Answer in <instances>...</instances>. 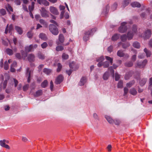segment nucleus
I'll use <instances>...</instances> for the list:
<instances>
[{"label": "nucleus", "mask_w": 152, "mask_h": 152, "mask_svg": "<svg viewBox=\"0 0 152 152\" xmlns=\"http://www.w3.org/2000/svg\"><path fill=\"white\" fill-rule=\"evenodd\" d=\"M133 73V72L132 71H130L127 73L124 77L125 79L127 80L129 79L130 77H131Z\"/></svg>", "instance_id": "17"}, {"label": "nucleus", "mask_w": 152, "mask_h": 152, "mask_svg": "<svg viewBox=\"0 0 152 152\" xmlns=\"http://www.w3.org/2000/svg\"><path fill=\"white\" fill-rule=\"evenodd\" d=\"M103 67L104 68L108 67L109 66V62L107 61L103 63Z\"/></svg>", "instance_id": "47"}, {"label": "nucleus", "mask_w": 152, "mask_h": 152, "mask_svg": "<svg viewBox=\"0 0 152 152\" xmlns=\"http://www.w3.org/2000/svg\"><path fill=\"white\" fill-rule=\"evenodd\" d=\"M109 77V72H106L104 74L103 76V78L104 80H106L108 79Z\"/></svg>", "instance_id": "30"}, {"label": "nucleus", "mask_w": 152, "mask_h": 152, "mask_svg": "<svg viewBox=\"0 0 152 152\" xmlns=\"http://www.w3.org/2000/svg\"><path fill=\"white\" fill-rule=\"evenodd\" d=\"M150 14L149 12L146 11L145 12L142 13L140 15V16L141 18H147V16Z\"/></svg>", "instance_id": "19"}, {"label": "nucleus", "mask_w": 152, "mask_h": 152, "mask_svg": "<svg viewBox=\"0 0 152 152\" xmlns=\"http://www.w3.org/2000/svg\"><path fill=\"white\" fill-rule=\"evenodd\" d=\"M69 57L68 55L65 53H63L62 56V57L64 59H67Z\"/></svg>", "instance_id": "58"}, {"label": "nucleus", "mask_w": 152, "mask_h": 152, "mask_svg": "<svg viewBox=\"0 0 152 152\" xmlns=\"http://www.w3.org/2000/svg\"><path fill=\"white\" fill-rule=\"evenodd\" d=\"M42 94V91L41 90H39L37 91L36 92V94L35 95V97H38Z\"/></svg>", "instance_id": "34"}, {"label": "nucleus", "mask_w": 152, "mask_h": 152, "mask_svg": "<svg viewBox=\"0 0 152 152\" xmlns=\"http://www.w3.org/2000/svg\"><path fill=\"white\" fill-rule=\"evenodd\" d=\"M32 72L29 70V68H27L26 69V76L27 77V82L29 83L30 81L31 75L32 74Z\"/></svg>", "instance_id": "5"}, {"label": "nucleus", "mask_w": 152, "mask_h": 152, "mask_svg": "<svg viewBox=\"0 0 152 152\" xmlns=\"http://www.w3.org/2000/svg\"><path fill=\"white\" fill-rule=\"evenodd\" d=\"M105 118L109 123L113 124L114 123V120L109 116L105 115Z\"/></svg>", "instance_id": "22"}, {"label": "nucleus", "mask_w": 152, "mask_h": 152, "mask_svg": "<svg viewBox=\"0 0 152 152\" xmlns=\"http://www.w3.org/2000/svg\"><path fill=\"white\" fill-rule=\"evenodd\" d=\"M4 68L5 70H7L9 68V66L8 62L7 61H5L4 63Z\"/></svg>", "instance_id": "52"}, {"label": "nucleus", "mask_w": 152, "mask_h": 152, "mask_svg": "<svg viewBox=\"0 0 152 152\" xmlns=\"http://www.w3.org/2000/svg\"><path fill=\"white\" fill-rule=\"evenodd\" d=\"M104 59V58L103 56H101L100 57L97 58L96 59V61L98 62H102Z\"/></svg>", "instance_id": "46"}, {"label": "nucleus", "mask_w": 152, "mask_h": 152, "mask_svg": "<svg viewBox=\"0 0 152 152\" xmlns=\"http://www.w3.org/2000/svg\"><path fill=\"white\" fill-rule=\"evenodd\" d=\"M133 46L134 47L137 48H139L140 47V44L137 42H135L133 44Z\"/></svg>", "instance_id": "43"}, {"label": "nucleus", "mask_w": 152, "mask_h": 152, "mask_svg": "<svg viewBox=\"0 0 152 152\" xmlns=\"http://www.w3.org/2000/svg\"><path fill=\"white\" fill-rule=\"evenodd\" d=\"M64 37L63 34H60L59 35L58 39L60 42L63 43L64 42Z\"/></svg>", "instance_id": "32"}, {"label": "nucleus", "mask_w": 152, "mask_h": 152, "mask_svg": "<svg viewBox=\"0 0 152 152\" xmlns=\"http://www.w3.org/2000/svg\"><path fill=\"white\" fill-rule=\"evenodd\" d=\"M15 29L16 31L20 35H21L22 34L23 31L22 28L19 26H15Z\"/></svg>", "instance_id": "18"}, {"label": "nucleus", "mask_w": 152, "mask_h": 152, "mask_svg": "<svg viewBox=\"0 0 152 152\" xmlns=\"http://www.w3.org/2000/svg\"><path fill=\"white\" fill-rule=\"evenodd\" d=\"M0 145L2 147H4L7 149H10V147L7 144H6V143L4 141V140H0Z\"/></svg>", "instance_id": "12"}, {"label": "nucleus", "mask_w": 152, "mask_h": 152, "mask_svg": "<svg viewBox=\"0 0 152 152\" xmlns=\"http://www.w3.org/2000/svg\"><path fill=\"white\" fill-rule=\"evenodd\" d=\"M133 33H132L131 31H129L127 35L128 39L129 40L132 39L133 37Z\"/></svg>", "instance_id": "25"}, {"label": "nucleus", "mask_w": 152, "mask_h": 152, "mask_svg": "<svg viewBox=\"0 0 152 152\" xmlns=\"http://www.w3.org/2000/svg\"><path fill=\"white\" fill-rule=\"evenodd\" d=\"M39 37V38L44 41H46L48 39L46 35L42 33H40Z\"/></svg>", "instance_id": "14"}, {"label": "nucleus", "mask_w": 152, "mask_h": 152, "mask_svg": "<svg viewBox=\"0 0 152 152\" xmlns=\"http://www.w3.org/2000/svg\"><path fill=\"white\" fill-rule=\"evenodd\" d=\"M50 11L51 13L55 15H58L59 14V12L57 9L54 7H50Z\"/></svg>", "instance_id": "7"}, {"label": "nucleus", "mask_w": 152, "mask_h": 152, "mask_svg": "<svg viewBox=\"0 0 152 152\" xmlns=\"http://www.w3.org/2000/svg\"><path fill=\"white\" fill-rule=\"evenodd\" d=\"M127 23L126 22H123L121 23V26L118 28V31L120 32L124 33L126 31L127 27L126 25Z\"/></svg>", "instance_id": "3"}, {"label": "nucleus", "mask_w": 152, "mask_h": 152, "mask_svg": "<svg viewBox=\"0 0 152 152\" xmlns=\"http://www.w3.org/2000/svg\"><path fill=\"white\" fill-rule=\"evenodd\" d=\"M129 91L128 89L126 87H125L124 88V95H125L128 93Z\"/></svg>", "instance_id": "61"}, {"label": "nucleus", "mask_w": 152, "mask_h": 152, "mask_svg": "<svg viewBox=\"0 0 152 152\" xmlns=\"http://www.w3.org/2000/svg\"><path fill=\"white\" fill-rule=\"evenodd\" d=\"M110 7L108 5H107L106 7V11H105V10H104L103 12H105L106 14H107L109 10Z\"/></svg>", "instance_id": "57"}, {"label": "nucleus", "mask_w": 152, "mask_h": 152, "mask_svg": "<svg viewBox=\"0 0 152 152\" xmlns=\"http://www.w3.org/2000/svg\"><path fill=\"white\" fill-rule=\"evenodd\" d=\"M96 31V28H92L90 31H86L85 33V36L83 37V40L85 42L89 39V36L93 34Z\"/></svg>", "instance_id": "1"}, {"label": "nucleus", "mask_w": 152, "mask_h": 152, "mask_svg": "<svg viewBox=\"0 0 152 152\" xmlns=\"http://www.w3.org/2000/svg\"><path fill=\"white\" fill-rule=\"evenodd\" d=\"M124 54L123 51L122 50H118L117 52V55L121 57L124 56Z\"/></svg>", "instance_id": "29"}, {"label": "nucleus", "mask_w": 152, "mask_h": 152, "mask_svg": "<svg viewBox=\"0 0 152 152\" xmlns=\"http://www.w3.org/2000/svg\"><path fill=\"white\" fill-rule=\"evenodd\" d=\"M64 77L61 75H60L56 80L55 83L56 84H60L63 80Z\"/></svg>", "instance_id": "8"}, {"label": "nucleus", "mask_w": 152, "mask_h": 152, "mask_svg": "<svg viewBox=\"0 0 152 152\" xmlns=\"http://www.w3.org/2000/svg\"><path fill=\"white\" fill-rule=\"evenodd\" d=\"M131 5L133 7H141L140 4L137 2H134L131 4Z\"/></svg>", "instance_id": "20"}, {"label": "nucleus", "mask_w": 152, "mask_h": 152, "mask_svg": "<svg viewBox=\"0 0 152 152\" xmlns=\"http://www.w3.org/2000/svg\"><path fill=\"white\" fill-rule=\"evenodd\" d=\"M41 15L43 17L47 18L49 17L48 13V12L44 7H42L41 8Z\"/></svg>", "instance_id": "9"}, {"label": "nucleus", "mask_w": 152, "mask_h": 152, "mask_svg": "<svg viewBox=\"0 0 152 152\" xmlns=\"http://www.w3.org/2000/svg\"><path fill=\"white\" fill-rule=\"evenodd\" d=\"M6 52L7 54L10 56L12 55L13 54V50L9 48L6 49Z\"/></svg>", "instance_id": "27"}, {"label": "nucleus", "mask_w": 152, "mask_h": 152, "mask_svg": "<svg viewBox=\"0 0 152 152\" xmlns=\"http://www.w3.org/2000/svg\"><path fill=\"white\" fill-rule=\"evenodd\" d=\"M130 93L133 95H135L137 94V91L134 88H132L129 91Z\"/></svg>", "instance_id": "33"}, {"label": "nucleus", "mask_w": 152, "mask_h": 152, "mask_svg": "<svg viewBox=\"0 0 152 152\" xmlns=\"http://www.w3.org/2000/svg\"><path fill=\"white\" fill-rule=\"evenodd\" d=\"M86 78L85 77H83L81 79L79 83V85L80 86L84 85L86 82Z\"/></svg>", "instance_id": "23"}, {"label": "nucleus", "mask_w": 152, "mask_h": 152, "mask_svg": "<svg viewBox=\"0 0 152 152\" xmlns=\"http://www.w3.org/2000/svg\"><path fill=\"white\" fill-rule=\"evenodd\" d=\"M0 12L2 15H4L6 14V12L5 10L2 9L0 10Z\"/></svg>", "instance_id": "62"}, {"label": "nucleus", "mask_w": 152, "mask_h": 152, "mask_svg": "<svg viewBox=\"0 0 152 152\" xmlns=\"http://www.w3.org/2000/svg\"><path fill=\"white\" fill-rule=\"evenodd\" d=\"M152 88V77L150 78L149 82V86L148 87V89H151Z\"/></svg>", "instance_id": "53"}, {"label": "nucleus", "mask_w": 152, "mask_h": 152, "mask_svg": "<svg viewBox=\"0 0 152 152\" xmlns=\"http://www.w3.org/2000/svg\"><path fill=\"white\" fill-rule=\"evenodd\" d=\"M38 58L41 59L43 60L45 59V56L41 53H39L37 54Z\"/></svg>", "instance_id": "35"}, {"label": "nucleus", "mask_w": 152, "mask_h": 152, "mask_svg": "<svg viewBox=\"0 0 152 152\" xmlns=\"http://www.w3.org/2000/svg\"><path fill=\"white\" fill-rule=\"evenodd\" d=\"M132 33H133V34L135 33L137 31V26L136 25H133L132 27Z\"/></svg>", "instance_id": "44"}, {"label": "nucleus", "mask_w": 152, "mask_h": 152, "mask_svg": "<svg viewBox=\"0 0 152 152\" xmlns=\"http://www.w3.org/2000/svg\"><path fill=\"white\" fill-rule=\"evenodd\" d=\"M29 85L28 84H27L25 85L23 87V90L24 91H25L28 90V88H29Z\"/></svg>", "instance_id": "59"}, {"label": "nucleus", "mask_w": 152, "mask_h": 152, "mask_svg": "<svg viewBox=\"0 0 152 152\" xmlns=\"http://www.w3.org/2000/svg\"><path fill=\"white\" fill-rule=\"evenodd\" d=\"M21 53L22 57L24 59H25V58L27 56V53L25 52L23 50H21Z\"/></svg>", "instance_id": "51"}, {"label": "nucleus", "mask_w": 152, "mask_h": 152, "mask_svg": "<svg viewBox=\"0 0 152 152\" xmlns=\"http://www.w3.org/2000/svg\"><path fill=\"white\" fill-rule=\"evenodd\" d=\"M105 58L107 60L109 61L111 64H112L113 61V59L110 57L105 56Z\"/></svg>", "instance_id": "49"}, {"label": "nucleus", "mask_w": 152, "mask_h": 152, "mask_svg": "<svg viewBox=\"0 0 152 152\" xmlns=\"http://www.w3.org/2000/svg\"><path fill=\"white\" fill-rule=\"evenodd\" d=\"M127 38H128L127 37L126 34H123L121 37V40L123 42L126 41Z\"/></svg>", "instance_id": "36"}, {"label": "nucleus", "mask_w": 152, "mask_h": 152, "mask_svg": "<svg viewBox=\"0 0 152 152\" xmlns=\"http://www.w3.org/2000/svg\"><path fill=\"white\" fill-rule=\"evenodd\" d=\"M105 58L107 60L109 61L111 64H112L113 61V59L110 57L105 56Z\"/></svg>", "instance_id": "48"}, {"label": "nucleus", "mask_w": 152, "mask_h": 152, "mask_svg": "<svg viewBox=\"0 0 152 152\" xmlns=\"http://www.w3.org/2000/svg\"><path fill=\"white\" fill-rule=\"evenodd\" d=\"M16 57L19 59H20L21 58V56L20 53H17L15 55Z\"/></svg>", "instance_id": "63"}, {"label": "nucleus", "mask_w": 152, "mask_h": 152, "mask_svg": "<svg viewBox=\"0 0 152 152\" xmlns=\"http://www.w3.org/2000/svg\"><path fill=\"white\" fill-rule=\"evenodd\" d=\"M119 37V35L118 34H115L113 35L111 38V39L113 41H116Z\"/></svg>", "instance_id": "24"}, {"label": "nucleus", "mask_w": 152, "mask_h": 152, "mask_svg": "<svg viewBox=\"0 0 152 152\" xmlns=\"http://www.w3.org/2000/svg\"><path fill=\"white\" fill-rule=\"evenodd\" d=\"M48 45V44L46 42H43L41 45V46L42 48L43 49L46 48L47 47Z\"/></svg>", "instance_id": "55"}, {"label": "nucleus", "mask_w": 152, "mask_h": 152, "mask_svg": "<svg viewBox=\"0 0 152 152\" xmlns=\"http://www.w3.org/2000/svg\"><path fill=\"white\" fill-rule=\"evenodd\" d=\"M133 65V63L132 61H127L125 63L124 65L127 67H131Z\"/></svg>", "instance_id": "21"}, {"label": "nucleus", "mask_w": 152, "mask_h": 152, "mask_svg": "<svg viewBox=\"0 0 152 152\" xmlns=\"http://www.w3.org/2000/svg\"><path fill=\"white\" fill-rule=\"evenodd\" d=\"M123 87V81L121 80L119 81L117 84V88H121Z\"/></svg>", "instance_id": "37"}, {"label": "nucleus", "mask_w": 152, "mask_h": 152, "mask_svg": "<svg viewBox=\"0 0 152 152\" xmlns=\"http://www.w3.org/2000/svg\"><path fill=\"white\" fill-rule=\"evenodd\" d=\"M144 51L146 53V56L147 57H150L151 55V52L150 51L148 50L146 48H145L144 49Z\"/></svg>", "instance_id": "26"}, {"label": "nucleus", "mask_w": 152, "mask_h": 152, "mask_svg": "<svg viewBox=\"0 0 152 152\" xmlns=\"http://www.w3.org/2000/svg\"><path fill=\"white\" fill-rule=\"evenodd\" d=\"M64 49V47L61 45H58L56 48V50L57 51H62Z\"/></svg>", "instance_id": "42"}, {"label": "nucleus", "mask_w": 152, "mask_h": 152, "mask_svg": "<svg viewBox=\"0 0 152 152\" xmlns=\"http://www.w3.org/2000/svg\"><path fill=\"white\" fill-rule=\"evenodd\" d=\"M134 83V81L132 80L130 82L127 83L126 84V86L127 87L130 88Z\"/></svg>", "instance_id": "45"}, {"label": "nucleus", "mask_w": 152, "mask_h": 152, "mask_svg": "<svg viewBox=\"0 0 152 152\" xmlns=\"http://www.w3.org/2000/svg\"><path fill=\"white\" fill-rule=\"evenodd\" d=\"M49 30L50 32L54 35H57L58 33V31L56 26L50 24L49 26Z\"/></svg>", "instance_id": "2"}, {"label": "nucleus", "mask_w": 152, "mask_h": 152, "mask_svg": "<svg viewBox=\"0 0 152 152\" xmlns=\"http://www.w3.org/2000/svg\"><path fill=\"white\" fill-rule=\"evenodd\" d=\"M37 2L40 4H43L45 6L49 5V3L45 0H37Z\"/></svg>", "instance_id": "10"}, {"label": "nucleus", "mask_w": 152, "mask_h": 152, "mask_svg": "<svg viewBox=\"0 0 152 152\" xmlns=\"http://www.w3.org/2000/svg\"><path fill=\"white\" fill-rule=\"evenodd\" d=\"M115 80L116 81H118L120 79V75L116 72L115 73Z\"/></svg>", "instance_id": "56"}, {"label": "nucleus", "mask_w": 152, "mask_h": 152, "mask_svg": "<svg viewBox=\"0 0 152 152\" xmlns=\"http://www.w3.org/2000/svg\"><path fill=\"white\" fill-rule=\"evenodd\" d=\"M25 51L26 52H28L34 51L32 48V45H31L29 46H27L25 47Z\"/></svg>", "instance_id": "16"}, {"label": "nucleus", "mask_w": 152, "mask_h": 152, "mask_svg": "<svg viewBox=\"0 0 152 152\" xmlns=\"http://www.w3.org/2000/svg\"><path fill=\"white\" fill-rule=\"evenodd\" d=\"M39 22L43 25V27H46L47 26V23L44 20L40 19L39 20Z\"/></svg>", "instance_id": "40"}, {"label": "nucleus", "mask_w": 152, "mask_h": 152, "mask_svg": "<svg viewBox=\"0 0 152 152\" xmlns=\"http://www.w3.org/2000/svg\"><path fill=\"white\" fill-rule=\"evenodd\" d=\"M13 29V27L12 24L10 25L8 28V31L9 33H10Z\"/></svg>", "instance_id": "60"}, {"label": "nucleus", "mask_w": 152, "mask_h": 152, "mask_svg": "<svg viewBox=\"0 0 152 152\" xmlns=\"http://www.w3.org/2000/svg\"><path fill=\"white\" fill-rule=\"evenodd\" d=\"M130 45V44L129 42H126V43H123L122 44V48L124 49H126L129 47Z\"/></svg>", "instance_id": "41"}, {"label": "nucleus", "mask_w": 152, "mask_h": 152, "mask_svg": "<svg viewBox=\"0 0 152 152\" xmlns=\"http://www.w3.org/2000/svg\"><path fill=\"white\" fill-rule=\"evenodd\" d=\"M27 36L29 38H31L33 36V34L31 32H28L27 33Z\"/></svg>", "instance_id": "64"}, {"label": "nucleus", "mask_w": 152, "mask_h": 152, "mask_svg": "<svg viewBox=\"0 0 152 152\" xmlns=\"http://www.w3.org/2000/svg\"><path fill=\"white\" fill-rule=\"evenodd\" d=\"M117 4L116 3H114L111 7V9L113 11L115 10L117 8Z\"/></svg>", "instance_id": "54"}, {"label": "nucleus", "mask_w": 152, "mask_h": 152, "mask_svg": "<svg viewBox=\"0 0 152 152\" xmlns=\"http://www.w3.org/2000/svg\"><path fill=\"white\" fill-rule=\"evenodd\" d=\"M131 1V0H125L123 3V8H124L126 6L128 5Z\"/></svg>", "instance_id": "31"}, {"label": "nucleus", "mask_w": 152, "mask_h": 152, "mask_svg": "<svg viewBox=\"0 0 152 152\" xmlns=\"http://www.w3.org/2000/svg\"><path fill=\"white\" fill-rule=\"evenodd\" d=\"M118 66L117 65L113 64V66H110L108 68V69L110 71L111 74L113 75V76H114V71L113 69V67L114 69H115L118 67Z\"/></svg>", "instance_id": "13"}, {"label": "nucleus", "mask_w": 152, "mask_h": 152, "mask_svg": "<svg viewBox=\"0 0 152 152\" xmlns=\"http://www.w3.org/2000/svg\"><path fill=\"white\" fill-rule=\"evenodd\" d=\"M48 84V82L47 80H45L41 84L42 87L43 88H45L46 87Z\"/></svg>", "instance_id": "38"}, {"label": "nucleus", "mask_w": 152, "mask_h": 152, "mask_svg": "<svg viewBox=\"0 0 152 152\" xmlns=\"http://www.w3.org/2000/svg\"><path fill=\"white\" fill-rule=\"evenodd\" d=\"M147 80V78H142L140 79L139 81V83L140 86H143L146 83Z\"/></svg>", "instance_id": "11"}, {"label": "nucleus", "mask_w": 152, "mask_h": 152, "mask_svg": "<svg viewBox=\"0 0 152 152\" xmlns=\"http://www.w3.org/2000/svg\"><path fill=\"white\" fill-rule=\"evenodd\" d=\"M147 61V59H145L142 62L137 61L136 64V67L140 68H143L146 65Z\"/></svg>", "instance_id": "4"}, {"label": "nucleus", "mask_w": 152, "mask_h": 152, "mask_svg": "<svg viewBox=\"0 0 152 152\" xmlns=\"http://www.w3.org/2000/svg\"><path fill=\"white\" fill-rule=\"evenodd\" d=\"M51 70L47 68H45L43 69V72L45 73L48 75L51 72Z\"/></svg>", "instance_id": "39"}, {"label": "nucleus", "mask_w": 152, "mask_h": 152, "mask_svg": "<svg viewBox=\"0 0 152 152\" xmlns=\"http://www.w3.org/2000/svg\"><path fill=\"white\" fill-rule=\"evenodd\" d=\"M28 60L30 62L34 61L35 60V56L32 54H29L28 56Z\"/></svg>", "instance_id": "15"}, {"label": "nucleus", "mask_w": 152, "mask_h": 152, "mask_svg": "<svg viewBox=\"0 0 152 152\" xmlns=\"http://www.w3.org/2000/svg\"><path fill=\"white\" fill-rule=\"evenodd\" d=\"M58 68L57 69V72H60L62 68V66L60 63H58L57 64Z\"/></svg>", "instance_id": "50"}, {"label": "nucleus", "mask_w": 152, "mask_h": 152, "mask_svg": "<svg viewBox=\"0 0 152 152\" xmlns=\"http://www.w3.org/2000/svg\"><path fill=\"white\" fill-rule=\"evenodd\" d=\"M75 63L74 62H72L70 63L69 64V67L72 69H73L74 70H75L77 69V68H76L75 67Z\"/></svg>", "instance_id": "28"}, {"label": "nucleus", "mask_w": 152, "mask_h": 152, "mask_svg": "<svg viewBox=\"0 0 152 152\" xmlns=\"http://www.w3.org/2000/svg\"><path fill=\"white\" fill-rule=\"evenodd\" d=\"M151 35V31L149 29H147L144 32L143 37L145 39H147L149 38Z\"/></svg>", "instance_id": "6"}]
</instances>
